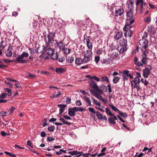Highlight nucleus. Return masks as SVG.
Instances as JSON below:
<instances>
[{
  "mask_svg": "<svg viewBox=\"0 0 157 157\" xmlns=\"http://www.w3.org/2000/svg\"><path fill=\"white\" fill-rule=\"evenodd\" d=\"M115 16L117 17L121 16L124 13V9L121 7L116 8L115 10Z\"/></svg>",
  "mask_w": 157,
  "mask_h": 157,
  "instance_id": "8",
  "label": "nucleus"
},
{
  "mask_svg": "<svg viewBox=\"0 0 157 157\" xmlns=\"http://www.w3.org/2000/svg\"><path fill=\"white\" fill-rule=\"evenodd\" d=\"M57 106L60 108L59 109V114L61 115L64 112V108L66 107V105L59 104Z\"/></svg>",
  "mask_w": 157,
  "mask_h": 157,
  "instance_id": "17",
  "label": "nucleus"
},
{
  "mask_svg": "<svg viewBox=\"0 0 157 157\" xmlns=\"http://www.w3.org/2000/svg\"><path fill=\"white\" fill-rule=\"evenodd\" d=\"M125 32L124 33V36L125 37L128 36L130 37L132 35V32L131 30L125 31Z\"/></svg>",
  "mask_w": 157,
  "mask_h": 157,
  "instance_id": "27",
  "label": "nucleus"
},
{
  "mask_svg": "<svg viewBox=\"0 0 157 157\" xmlns=\"http://www.w3.org/2000/svg\"><path fill=\"white\" fill-rule=\"evenodd\" d=\"M120 79V78L118 77H116L113 79V82L114 83H117Z\"/></svg>",
  "mask_w": 157,
  "mask_h": 157,
  "instance_id": "51",
  "label": "nucleus"
},
{
  "mask_svg": "<svg viewBox=\"0 0 157 157\" xmlns=\"http://www.w3.org/2000/svg\"><path fill=\"white\" fill-rule=\"evenodd\" d=\"M91 59V57H86L84 56V59H82L84 63H87L89 62Z\"/></svg>",
  "mask_w": 157,
  "mask_h": 157,
  "instance_id": "37",
  "label": "nucleus"
},
{
  "mask_svg": "<svg viewBox=\"0 0 157 157\" xmlns=\"http://www.w3.org/2000/svg\"><path fill=\"white\" fill-rule=\"evenodd\" d=\"M90 85L93 88L95 89L98 88V86L97 84L95 83V82L93 80H91L90 83Z\"/></svg>",
  "mask_w": 157,
  "mask_h": 157,
  "instance_id": "24",
  "label": "nucleus"
},
{
  "mask_svg": "<svg viewBox=\"0 0 157 157\" xmlns=\"http://www.w3.org/2000/svg\"><path fill=\"white\" fill-rule=\"evenodd\" d=\"M115 50H116L117 51V50L116 49V46L113 45V44H111V45L110 46V48L109 49V52L113 51Z\"/></svg>",
  "mask_w": 157,
  "mask_h": 157,
  "instance_id": "39",
  "label": "nucleus"
},
{
  "mask_svg": "<svg viewBox=\"0 0 157 157\" xmlns=\"http://www.w3.org/2000/svg\"><path fill=\"white\" fill-rule=\"evenodd\" d=\"M110 57L112 58V59H114L117 58L119 56V55L117 52H113L112 54L109 53Z\"/></svg>",
  "mask_w": 157,
  "mask_h": 157,
  "instance_id": "23",
  "label": "nucleus"
},
{
  "mask_svg": "<svg viewBox=\"0 0 157 157\" xmlns=\"http://www.w3.org/2000/svg\"><path fill=\"white\" fill-rule=\"evenodd\" d=\"M61 94V93L60 92H55L54 94L52 95V96L51 97V98H57L59 97Z\"/></svg>",
  "mask_w": 157,
  "mask_h": 157,
  "instance_id": "34",
  "label": "nucleus"
},
{
  "mask_svg": "<svg viewBox=\"0 0 157 157\" xmlns=\"http://www.w3.org/2000/svg\"><path fill=\"white\" fill-rule=\"evenodd\" d=\"M29 55L28 53L25 52H22L21 55H19L16 58V61H17L18 63H26L28 60L26 59H23L24 58H26L29 56Z\"/></svg>",
  "mask_w": 157,
  "mask_h": 157,
  "instance_id": "1",
  "label": "nucleus"
},
{
  "mask_svg": "<svg viewBox=\"0 0 157 157\" xmlns=\"http://www.w3.org/2000/svg\"><path fill=\"white\" fill-rule=\"evenodd\" d=\"M145 2L143 0H136V6H138L140 4H142Z\"/></svg>",
  "mask_w": 157,
  "mask_h": 157,
  "instance_id": "46",
  "label": "nucleus"
},
{
  "mask_svg": "<svg viewBox=\"0 0 157 157\" xmlns=\"http://www.w3.org/2000/svg\"><path fill=\"white\" fill-rule=\"evenodd\" d=\"M100 91H101L102 93L106 92L107 90V88L106 86L104 85H101L99 88L98 87Z\"/></svg>",
  "mask_w": 157,
  "mask_h": 157,
  "instance_id": "21",
  "label": "nucleus"
},
{
  "mask_svg": "<svg viewBox=\"0 0 157 157\" xmlns=\"http://www.w3.org/2000/svg\"><path fill=\"white\" fill-rule=\"evenodd\" d=\"M55 35V33L54 32L49 33L47 35L48 38V41H47V44H49L51 42H53L54 41V37Z\"/></svg>",
  "mask_w": 157,
  "mask_h": 157,
  "instance_id": "5",
  "label": "nucleus"
},
{
  "mask_svg": "<svg viewBox=\"0 0 157 157\" xmlns=\"http://www.w3.org/2000/svg\"><path fill=\"white\" fill-rule=\"evenodd\" d=\"M125 74L128 75L131 79H133L134 78L133 74V72H131L129 71L125 70Z\"/></svg>",
  "mask_w": 157,
  "mask_h": 157,
  "instance_id": "25",
  "label": "nucleus"
},
{
  "mask_svg": "<svg viewBox=\"0 0 157 157\" xmlns=\"http://www.w3.org/2000/svg\"><path fill=\"white\" fill-rule=\"evenodd\" d=\"M43 49L44 53L45 54L49 55V56L55 52V50L54 48H52L48 46V44H46V47L43 46Z\"/></svg>",
  "mask_w": 157,
  "mask_h": 157,
  "instance_id": "3",
  "label": "nucleus"
},
{
  "mask_svg": "<svg viewBox=\"0 0 157 157\" xmlns=\"http://www.w3.org/2000/svg\"><path fill=\"white\" fill-rule=\"evenodd\" d=\"M142 51V56H144L147 57V56L149 55V54L151 52V51L149 50H147L146 49L145 50H143V51Z\"/></svg>",
  "mask_w": 157,
  "mask_h": 157,
  "instance_id": "20",
  "label": "nucleus"
},
{
  "mask_svg": "<svg viewBox=\"0 0 157 157\" xmlns=\"http://www.w3.org/2000/svg\"><path fill=\"white\" fill-rule=\"evenodd\" d=\"M110 116L111 117L109 118H111L114 120H117V117L114 114L112 113Z\"/></svg>",
  "mask_w": 157,
  "mask_h": 157,
  "instance_id": "62",
  "label": "nucleus"
},
{
  "mask_svg": "<svg viewBox=\"0 0 157 157\" xmlns=\"http://www.w3.org/2000/svg\"><path fill=\"white\" fill-rule=\"evenodd\" d=\"M127 46H121L119 50V52L120 53H124L127 51Z\"/></svg>",
  "mask_w": 157,
  "mask_h": 157,
  "instance_id": "26",
  "label": "nucleus"
},
{
  "mask_svg": "<svg viewBox=\"0 0 157 157\" xmlns=\"http://www.w3.org/2000/svg\"><path fill=\"white\" fill-rule=\"evenodd\" d=\"M125 70H124L122 72V77L123 78V80L124 81H125V80H128V75H126L125 72Z\"/></svg>",
  "mask_w": 157,
  "mask_h": 157,
  "instance_id": "42",
  "label": "nucleus"
},
{
  "mask_svg": "<svg viewBox=\"0 0 157 157\" xmlns=\"http://www.w3.org/2000/svg\"><path fill=\"white\" fill-rule=\"evenodd\" d=\"M96 115L98 118L100 120H101L103 118V115L98 112H97L96 113Z\"/></svg>",
  "mask_w": 157,
  "mask_h": 157,
  "instance_id": "38",
  "label": "nucleus"
},
{
  "mask_svg": "<svg viewBox=\"0 0 157 157\" xmlns=\"http://www.w3.org/2000/svg\"><path fill=\"white\" fill-rule=\"evenodd\" d=\"M75 63L77 65H80L83 63L82 59L80 58H76L75 60Z\"/></svg>",
  "mask_w": 157,
  "mask_h": 157,
  "instance_id": "28",
  "label": "nucleus"
},
{
  "mask_svg": "<svg viewBox=\"0 0 157 157\" xmlns=\"http://www.w3.org/2000/svg\"><path fill=\"white\" fill-rule=\"evenodd\" d=\"M105 110L106 113L107 115L110 116L112 114V113L108 108H106Z\"/></svg>",
  "mask_w": 157,
  "mask_h": 157,
  "instance_id": "50",
  "label": "nucleus"
},
{
  "mask_svg": "<svg viewBox=\"0 0 157 157\" xmlns=\"http://www.w3.org/2000/svg\"><path fill=\"white\" fill-rule=\"evenodd\" d=\"M133 20L129 21V20L126 21L125 25L123 28V30L124 31H127L130 30V29L132 27L131 25L133 23Z\"/></svg>",
  "mask_w": 157,
  "mask_h": 157,
  "instance_id": "7",
  "label": "nucleus"
},
{
  "mask_svg": "<svg viewBox=\"0 0 157 157\" xmlns=\"http://www.w3.org/2000/svg\"><path fill=\"white\" fill-rule=\"evenodd\" d=\"M132 81H134L137 83H140V82L139 77H136L135 78L134 80H133Z\"/></svg>",
  "mask_w": 157,
  "mask_h": 157,
  "instance_id": "47",
  "label": "nucleus"
},
{
  "mask_svg": "<svg viewBox=\"0 0 157 157\" xmlns=\"http://www.w3.org/2000/svg\"><path fill=\"white\" fill-rule=\"evenodd\" d=\"M126 16L127 18L126 21L129 20L130 21L133 20V22L135 21L134 19L133 18V13L132 11H128L127 12Z\"/></svg>",
  "mask_w": 157,
  "mask_h": 157,
  "instance_id": "9",
  "label": "nucleus"
},
{
  "mask_svg": "<svg viewBox=\"0 0 157 157\" xmlns=\"http://www.w3.org/2000/svg\"><path fill=\"white\" fill-rule=\"evenodd\" d=\"M76 112L75 108H70L68 109V114L71 117H73L76 114Z\"/></svg>",
  "mask_w": 157,
  "mask_h": 157,
  "instance_id": "10",
  "label": "nucleus"
},
{
  "mask_svg": "<svg viewBox=\"0 0 157 157\" xmlns=\"http://www.w3.org/2000/svg\"><path fill=\"white\" fill-rule=\"evenodd\" d=\"M144 21L147 23H149L151 20V18L150 17H147L144 18Z\"/></svg>",
  "mask_w": 157,
  "mask_h": 157,
  "instance_id": "58",
  "label": "nucleus"
},
{
  "mask_svg": "<svg viewBox=\"0 0 157 157\" xmlns=\"http://www.w3.org/2000/svg\"><path fill=\"white\" fill-rule=\"evenodd\" d=\"M110 61L111 60L109 58L108 59H105L103 60L102 63L108 64L110 63Z\"/></svg>",
  "mask_w": 157,
  "mask_h": 157,
  "instance_id": "45",
  "label": "nucleus"
},
{
  "mask_svg": "<svg viewBox=\"0 0 157 157\" xmlns=\"http://www.w3.org/2000/svg\"><path fill=\"white\" fill-rule=\"evenodd\" d=\"M58 59L59 62L61 63H63L65 60V58L64 56L62 57L61 58H59V59L58 58Z\"/></svg>",
  "mask_w": 157,
  "mask_h": 157,
  "instance_id": "61",
  "label": "nucleus"
},
{
  "mask_svg": "<svg viewBox=\"0 0 157 157\" xmlns=\"http://www.w3.org/2000/svg\"><path fill=\"white\" fill-rule=\"evenodd\" d=\"M7 94L6 93H3L0 96V99L5 98Z\"/></svg>",
  "mask_w": 157,
  "mask_h": 157,
  "instance_id": "64",
  "label": "nucleus"
},
{
  "mask_svg": "<svg viewBox=\"0 0 157 157\" xmlns=\"http://www.w3.org/2000/svg\"><path fill=\"white\" fill-rule=\"evenodd\" d=\"M120 44L121 46H127V40L126 39L123 38L120 41Z\"/></svg>",
  "mask_w": 157,
  "mask_h": 157,
  "instance_id": "22",
  "label": "nucleus"
},
{
  "mask_svg": "<svg viewBox=\"0 0 157 157\" xmlns=\"http://www.w3.org/2000/svg\"><path fill=\"white\" fill-rule=\"evenodd\" d=\"M83 53L84 54V56L91 58L92 55L91 50H87L86 51H85Z\"/></svg>",
  "mask_w": 157,
  "mask_h": 157,
  "instance_id": "19",
  "label": "nucleus"
},
{
  "mask_svg": "<svg viewBox=\"0 0 157 157\" xmlns=\"http://www.w3.org/2000/svg\"><path fill=\"white\" fill-rule=\"evenodd\" d=\"M141 81L143 83L145 86H147L148 84V82L146 80V79H142Z\"/></svg>",
  "mask_w": 157,
  "mask_h": 157,
  "instance_id": "57",
  "label": "nucleus"
},
{
  "mask_svg": "<svg viewBox=\"0 0 157 157\" xmlns=\"http://www.w3.org/2000/svg\"><path fill=\"white\" fill-rule=\"evenodd\" d=\"M84 40L86 41L87 47L90 50H91L93 48V44L92 42L90 41L91 38L90 36L86 37L84 36Z\"/></svg>",
  "mask_w": 157,
  "mask_h": 157,
  "instance_id": "6",
  "label": "nucleus"
},
{
  "mask_svg": "<svg viewBox=\"0 0 157 157\" xmlns=\"http://www.w3.org/2000/svg\"><path fill=\"white\" fill-rule=\"evenodd\" d=\"M83 98L85 100L86 102L88 103V105L90 106H92L91 101L89 98L86 96H84Z\"/></svg>",
  "mask_w": 157,
  "mask_h": 157,
  "instance_id": "35",
  "label": "nucleus"
},
{
  "mask_svg": "<svg viewBox=\"0 0 157 157\" xmlns=\"http://www.w3.org/2000/svg\"><path fill=\"white\" fill-rule=\"evenodd\" d=\"M101 81L102 82H106L107 83L109 82V80L108 78L106 76H103L101 78Z\"/></svg>",
  "mask_w": 157,
  "mask_h": 157,
  "instance_id": "32",
  "label": "nucleus"
},
{
  "mask_svg": "<svg viewBox=\"0 0 157 157\" xmlns=\"http://www.w3.org/2000/svg\"><path fill=\"white\" fill-rule=\"evenodd\" d=\"M131 86L132 89L136 88L138 91L140 90V86L138 85L139 83H137L136 82H135L134 81H131Z\"/></svg>",
  "mask_w": 157,
  "mask_h": 157,
  "instance_id": "12",
  "label": "nucleus"
},
{
  "mask_svg": "<svg viewBox=\"0 0 157 157\" xmlns=\"http://www.w3.org/2000/svg\"><path fill=\"white\" fill-rule=\"evenodd\" d=\"M97 155V153L93 155H91L90 153L85 154L83 155V157H91V156H95Z\"/></svg>",
  "mask_w": 157,
  "mask_h": 157,
  "instance_id": "41",
  "label": "nucleus"
},
{
  "mask_svg": "<svg viewBox=\"0 0 157 157\" xmlns=\"http://www.w3.org/2000/svg\"><path fill=\"white\" fill-rule=\"evenodd\" d=\"M63 21L60 19H58L56 22L55 23V26L58 28H61L63 27L62 22Z\"/></svg>",
  "mask_w": 157,
  "mask_h": 157,
  "instance_id": "15",
  "label": "nucleus"
},
{
  "mask_svg": "<svg viewBox=\"0 0 157 157\" xmlns=\"http://www.w3.org/2000/svg\"><path fill=\"white\" fill-rule=\"evenodd\" d=\"M12 50V48L9 46L7 50L6 51L5 53L7 56L10 57L12 56L13 54Z\"/></svg>",
  "mask_w": 157,
  "mask_h": 157,
  "instance_id": "13",
  "label": "nucleus"
},
{
  "mask_svg": "<svg viewBox=\"0 0 157 157\" xmlns=\"http://www.w3.org/2000/svg\"><path fill=\"white\" fill-rule=\"evenodd\" d=\"M75 108H76V112L78 111L82 112L84 111V109L82 107H75Z\"/></svg>",
  "mask_w": 157,
  "mask_h": 157,
  "instance_id": "53",
  "label": "nucleus"
},
{
  "mask_svg": "<svg viewBox=\"0 0 157 157\" xmlns=\"http://www.w3.org/2000/svg\"><path fill=\"white\" fill-rule=\"evenodd\" d=\"M119 114L122 117H124V118H126L127 117V115L126 113H122V112H121L120 111H119Z\"/></svg>",
  "mask_w": 157,
  "mask_h": 157,
  "instance_id": "44",
  "label": "nucleus"
},
{
  "mask_svg": "<svg viewBox=\"0 0 157 157\" xmlns=\"http://www.w3.org/2000/svg\"><path fill=\"white\" fill-rule=\"evenodd\" d=\"M56 43L58 47L60 50H62L65 47L64 44L61 41L57 42Z\"/></svg>",
  "mask_w": 157,
  "mask_h": 157,
  "instance_id": "18",
  "label": "nucleus"
},
{
  "mask_svg": "<svg viewBox=\"0 0 157 157\" xmlns=\"http://www.w3.org/2000/svg\"><path fill=\"white\" fill-rule=\"evenodd\" d=\"M152 68L150 65L145 66V68L143 70V75L145 78L148 77Z\"/></svg>",
  "mask_w": 157,
  "mask_h": 157,
  "instance_id": "4",
  "label": "nucleus"
},
{
  "mask_svg": "<svg viewBox=\"0 0 157 157\" xmlns=\"http://www.w3.org/2000/svg\"><path fill=\"white\" fill-rule=\"evenodd\" d=\"M88 109L90 112L93 113L94 114H95V113H96L95 111L93 108L90 107L88 108Z\"/></svg>",
  "mask_w": 157,
  "mask_h": 157,
  "instance_id": "55",
  "label": "nucleus"
},
{
  "mask_svg": "<svg viewBox=\"0 0 157 157\" xmlns=\"http://www.w3.org/2000/svg\"><path fill=\"white\" fill-rule=\"evenodd\" d=\"M7 113L6 112L2 111L0 113V115L2 117H5L6 116Z\"/></svg>",
  "mask_w": 157,
  "mask_h": 157,
  "instance_id": "60",
  "label": "nucleus"
},
{
  "mask_svg": "<svg viewBox=\"0 0 157 157\" xmlns=\"http://www.w3.org/2000/svg\"><path fill=\"white\" fill-rule=\"evenodd\" d=\"M92 99H93V102L95 105H98V106H101L100 103L99 102H98V101L95 100L94 98H92Z\"/></svg>",
  "mask_w": 157,
  "mask_h": 157,
  "instance_id": "52",
  "label": "nucleus"
},
{
  "mask_svg": "<svg viewBox=\"0 0 157 157\" xmlns=\"http://www.w3.org/2000/svg\"><path fill=\"white\" fill-rule=\"evenodd\" d=\"M55 71L58 74L63 73L64 72V70L62 68H57L55 69Z\"/></svg>",
  "mask_w": 157,
  "mask_h": 157,
  "instance_id": "33",
  "label": "nucleus"
},
{
  "mask_svg": "<svg viewBox=\"0 0 157 157\" xmlns=\"http://www.w3.org/2000/svg\"><path fill=\"white\" fill-rule=\"evenodd\" d=\"M68 153L71 154L72 155H78V152L77 151H69L68 152Z\"/></svg>",
  "mask_w": 157,
  "mask_h": 157,
  "instance_id": "49",
  "label": "nucleus"
},
{
  "mask_svg": "<svg viewBox=\"0 0 157 157\" xmlns=\"http://www.w3.org/2000/svg\"><path fill=\"white\" fill-rule=\"evenodd\" d=\"M55 128V126H49L48 128V130L50 132L53 131Z\"/></svg>",
  "mask_w": 157,
  "mask_h": 157,
  "instance_id": "54",
  "label": "nucleus"
},
{
  "mask_svg": "<svg viewBox=\"0 0 157 157\" xmlns=\"http://www.w3.org/2000/svg\"><path fill=\"white\" fill-rule=\"evenodd\" d=\"M133 4L129 3L128 5V9L130 10L129 11H132L133 9Z\"/></svg>",
  "mask_w": 157,
  "mask_h": 157,
  "instance_id": "43",
  "label": "nucleus"
},
{
  "mask_svg": "<svg viewBox=\"0 0 157 157\" xmlns=\"http://www.w3.org/2000/svg\"><path fill=\"white\" fill-rule=\"evenodd\" d=\"M95 90H96V92H95L94 95L98 98L99 99L101 97V95L103 94V93L98 89V88Z\"/></svg>",
  "mask_w": 157,
  "mask_h": 157,
  "instance_id": "14",
  "label": "nucleus"
},
{
  "mask_svg": "<svg viewBox=\"0 0 157 157\" xmlns=\"http://www.w3.org/2000/svg\"><path fill=\"white\" fill-rule=\"evenodd\" d=\"M149 58H147V57L142 56L141 59V62L143 64H146L147 63V59Z\"/></svg>",
  "mask_w": 157,
  "mask_h": 157,
  "instance_id": "31",
  "label": "nucleus"
},
{
  "mask_svg": "<svg viewBox=\"0 0 157 157\" xmlns=\"http://www.w3.org/2000/svg\"><path fill=\"white\" fill-rule=\"evenodd\" d=\"M110 106L114 111L115 112L118 111V113H119V111H119V109L115 106L113 105H110Z\"/></svg>",
  "mask_w": 157,
  "mask_h": 157,
  "instance_id": "56",
  "label": "nucleus"
},
{
  "mask_svg": "<svg viewBox=\"0 0 157 157\" xmlns=\"http://www.w3.org/2000/svg\"><path fill=\"white\" fill-rule=\"evenodd\" d=\"M67 61L68 62L71 63L74 60V58L72 56L68 57L66 59Z\"/></svg>",
  "mask_w": 157,
  "mask_h": 157,
  "instance_id": "40",
  "label": "nucleus"
},
{
  "mask_svg": "<svg viewBox=\"0 0 157 157\" xmlns=\"http://www.w3.org/2000/svg\"><path fill=\"white\" fill-rule=\"evenodd\" d=\"M59 120L60 121H62L64 124L68 125H70L71 124L70 122L68 121H66L63 118H60Z\"/></svg>",
  "mask_w": 157,
  "mask_h": 157,
  "instance_id": "36",
  "label": "nucleus"
},
{
  "mask_svg": "<svg viewBox=\"0 0 157 157\" xmlns=\"http://www.w3.org/2000/svg\"><path fill=\"white\" fill-rule=\"evenodd\" d=\"M148 41L147 40L142 39L140 40L138 47L140 48L141 51H143V50H146V49L148 46Z\"/></svg>",
  "mask_w": 157,
  "mask_h": 157,
  "instance_id": "2",
  "label": "nucleus"
},
{
  "mask_svg": "<svg viewBox=\"0 0 157 157\" xmlns=\"http://www.w3.org/2000/svg\"><path fill=\"white\" fill-rule=\"evenodd\" d=\"M3 41H2L1 42V43H0V51H2L3 49L5 47V45H2V44L3 43Z\"/></svg>",
  "mask_w": 157,
  "mask_h": 157,
  "instance_id": "59",
  "label": "nucleus"
},
{
  "mask_svg": "<svg viewBox=\"0 0 157 157\" xmlns=\"http://www.w3.org/2000/svg\"><path fill=\"white\" fill-rule=\"evenodd\" d=\"M5 92L7 93V94H8V96H10L12 94L11 90L7 88H6L5 89Z\"/></svg>",
  "mask_w": 157,
  "mask_h": 157,
  "instance_id": "48",
  "label": "nucleus"
},
{
  "mask_svg": "<svg viewBox=\"0 0 157 157\" xmlns=\"http://www.w3.org/2000/svg\"><path fill=\"white\" fill-rule=\"evenodd\" d=\"M100 59L99 56H95V57L94 60L96 63H98Z\"/></svg>",
  "mask_w": 157,
  "mask_h": 157,
  "instance_id": "63",
  "label": "nucleus"
},
{
  "mask_svg": "<svg viewBox=\"0 0 157 157\" xmlns=\"http://www.w3.org/2000/svg\"><path fill=\"white\" fill-rule=\"evenodd\" d=\"M62 50L66 55L69 54L71 52V49H70L67 48L65 47Z\"/></svg>",
  "mask_w": 157,
  "mask_h": 157,
  "instance_id": "29",
  "label": "nucleus"
},
{
  "mask_svg": "<svg viewBox=\"0 0 157 157\" xmlns=\"http://www.w3.org/2000/svg\"><path fill=\"white\" fill-rule=\"evenodd\" d=\"M51 58L53 59L56 60L58 59V55L57 53H54L51 54L50 56Z\"/></svg>",
  "mask_w": 157,
  "mask_h": 157,
  "instance_id": "30",
  "label": "nucleus"
},
{
  "mask_svg": "<svg viewBox=\"0 0 157 157\" xmlns=\"http://www.w3.org/2000/svg\"><path fill=\"white\" fill-rule=\"evenodd\" d=\"M148 7L146 2H145L142 4L140 5V9L139 13L142 14L145 9Z\"/></svg>",
  "mask_w": 157,
  "mask_h": 157,
  "instance_id": "11",
  "label": "nucleus"
},
{
  "mask_svg": "<svg viewBox=\"0 0 157 157\" xmlns=\"http://www.w3.org/2000/svg\"><path fill=\"white\" fill-rule=\"evenodd\" d=\"M123 33L121 32H118L114 36V38L116 40H118L122 36Z\"/></svg>",
  "mask_w": 157,
  "mask_h": 157,
  "instance_id": "16",
  "label": "nucleus"
}]
</instances>
